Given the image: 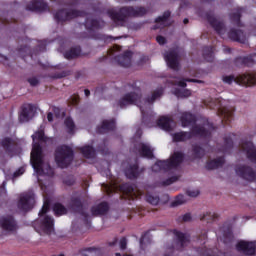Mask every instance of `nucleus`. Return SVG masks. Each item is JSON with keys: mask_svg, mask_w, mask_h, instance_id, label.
<instances>
[{"mask_svg": "<svg viewBox=\"0 0 256 256\" xmlns=\"http://www.w3.org/2000/svg\"><path fill=\"white\" fill-rule=\"evenodd\" d=\"M107 15L115 25H123L129 17H144V15H147V8L143 6H122L118 11L113 8L108 9Z\"/></svg>", "mask_w": 256, "mask_h": 256, "instance_id": "obj_1", "label": "nucleus"}, {"mask_svg": "<svg viewBox=\"0 0 256 256\" xmlns=\"http://www.w3.org/2000/svg\"><path fill=\"white\" fill-rule=\"evenodd\" d=\"M54 159L57 167L67 169L75 159V151L69 145H60L55 149Z\"/></svg>", "mask_w": 256, "mask_h": 256, "instance_id": "obj_2", "label": "nucleus"}, {"mask_svg": "<svg viewBox=\"0 0 256 256\" xmlns=\"http://www.w3.org/2000/svg\"><path fill=\"white\" fill-rule=\"evenodd\" d=\"M183 161H185V153L182 151H175L171 154L169 159L158 160L153 169L157 167L159 171H171V169H177V167H180L183 164Z\"/></svg>", "mask_w": 256, "mask_h": 256, "instance_id": "obj_3", "label": "nucleus"}, {"mask_svg": "<svg viewBox=\"0 0 256 256\" xmlns=\"http://www.w3.org/2000/svg\"><path fill=\"white\" fill-rule=\"evenodd\" d=\"M222 80L227 85H231L234 82L243 87H253L256 85V72H246L236 77L235 75L223 76Z\"/></svg>", "mask_w": 256, "mask_h": 256, "instance_id": "obj_4", "label": "nucleus"}, {"mask_svg": "<svg viewBox=\"0 0 256 256\" xmlns=\"http://www.w3.org/2000/svg\"><path fill=\"white\" fill-rule=\"evenodd\" d=\"M30 161L36 173L39 175L45 173V170L43 169V147H41L39 142H35L32 146Z\"/></svg>", "mask_w": 256, "mask_h": 256, "instance_id": "obj_5", "label": "nucleus"}, {"mask_svg": "<svg viewBox=\"0 0 256 256\" xmlns=\"http://www.w3.org/2000/svg\"><path fill=\"white\" fill-rule=\"evenodd\" d=\"M131 87L136 92H129L118 101V107L120 109H125L127 105H137L141 101V88L135 87V83Z\"/></svg>", "mask_w": 256, "mask_h": 256, "instance_id": "obj_6", "label": "nucleus"}, {"mask_svg": "<svg viewBox=\"0 0 256 256\" xmlns=\"http://www.w3.org/2000/svg\"><path fill=\"white\" fill-rule=\"evenodd\" d=\"M77 17H83V11L76 9H59L54 14V19L57 23H65L71 21L72 19H77Z\"/></svg>", "mask_w": 256, "mask_h": 256, "instance_id": "obj_7", "label": "nucleus"}, {"mask_svg": "<svg viewBox=\"0 0 256 256\" xmlns=\"http://www.w3.org/2000/svg\"><path fill=\"white\" fill-rule=\"evenodd\" d=\"M236 175L249 183H255L256 181V171L248 165H239L235 168Z\"/></svg>", "mask_w": 256, "mask_h": 256, "instance_id": "obj_8", "label": "nucleus"}, {"mask_svg": "<svg viewBox=\"0 0 256 256\" xmlns=\"http://www.w3.org/2000/svg\"><path fill=\"white\" fill-rule=\"evenodd\" d=\"M70 206L75 213H80L82 217L88 218L89 215L83 211V192H76L70 199Z\"/></svg>", "mask_w": 256, "mask_h": 256, "instance_id": "obj_9", "label": "nucleus"}, {"mask_svg": "<svg viewBox=\"0 0 256 256\" xmlns=\"http://www.w3.org/2000/svg\"><path fill=\"white\" fill-rule=\"evenodd\" d=\"M145 173V167H139V162H135L134 164H129L124 169V175L127 179L134 181L135 179H139L141 175Z\"/></svg>", "mask_w": 256, "mask_h": 256, "instance_id": "obj_10", "label": "nucleus"}, {"mask_svg": "<svg viewBox=\"0 0 256 256\" xmlns=\"http://www.w3.org/2000/svg\"><path fill=\"white\" fill-rule=\"evenodd\" d=\"M234 113L235 107L220 106L218 108L217 115L221 118V123L224 127L227 125H231Z\"/></svg>", "mask_w": 256, "mask_h": 256, "instance_id": "obj_11", "label": "nucleus"}, {"mask_svg": "<svg viewBox=\"0 0 256 256\" xmlns=\"http://www.w3.org/2000/svg\"><path fill=\"white\" fill-rule=\"evenodd\" d=\"M33 207H35V196L33 194H24L20 197L18 201V209H20V211L27 213V211H31Z\"/></svg>", "mask_w": 256, "mask_h": 256, "instance_id": "obj_12", "label": "nucleus"}, {"mask_svg": "<svg viewBox=\"0 0 256 256\" xmlns=\"http://www.w3.org/2000/svg\"><path fill=\"white\" fill-rule=\"evenodd\" d=\"M35 115V106L33 104H23L19 112L20 123H29Z\"/></svg>", "mask_w": 256, "mask_h": 256, "instance_id": "obj_13", "label": "nucleus"}, {"mask_svg": "<svg viewBox=\"0 0 256 256\" xmlns=\"http://www.w3.org/2000/svg\"><path fill=\"white\" fill-rule=\"evenodd\" d=\"M121 193L126 195L128 199L135 201V199H139L143 195V192L137 191L135 186L130 183H124L119 186Z\"/></svg>", "mask_w": 256, "mask_h": 256, "instance_id": "obj_14", "label": "nucleus"}, {"mask_svg": "<svg viewBox=\"0 0 256 256\" xmlns=\"http://www.w3.org/2000/svg\"><path fill=\"white\" fill-rule=\"evenodd\" d=\"M236 249L240 253H243V255L253 256L256 252V242L241 240L236 244Z\"/></svg>", "mask_w": 256, "mask_h": 256, "instance_id": "obj_15", "label": "nucleus"}, {"mask_svg": "<svg viewBox=\"0 0 256 256\" xmlns=\"http://www.w3.org/2000/svg\"><path fill=\"white\" fill-rule=\"evenodd\" d=\"M0 227L3 231H8L9 233H13L18 229L17 221L11 215L0 218Z\"/></svg>", "mask_w": 256, "mask_h": 256, "instance_id": "obj_16", "label": "nucleus"}, {"mask_svg": "<svg viewBox=\"0 0 256 256\" xmlns=\"http://www.w3.org/2000/svg\"><path fill=\"white\" fill-rule=\"evenodd\" d=\"M164 59L170 69L179 71V53L175 50L168 51L164 54Z\"/></svg>", "mask_w": 256, "mask_h": 256, "instance_id": "obj_17", "label": "nucleus"}, {"mask_svg": "<svg viewBox=\"0 0 256 256\" xmlns=\"http://www.w3.org/2000/svg\"><path fill=\"white\" fill-rule=\"evenodd\" d=\"M242 151H245L247 159L251 163H256V148L252 141H242L240 144Z\"/></svg>", "mask_w": 256, "mask_h": 256, "instance_id": "obj_18", "label": "nucleus"}, {"mask_svg": "<svg viewBox=\"0 0 256 256\" xmlns=\"http://www.w3.org/2000/svg\"><path fill=\"white\" fill-rule=\"evenodd\" d=\"M26 11L43 13L45 11H50V9H49V4H47V2L43 0H32V2L26 6Z\"/></svg>", "mask_w": 256, "mask_h": 256, "instance_id": "obj_19", "label": "nucleus"}, {"mask_svg": "<svg viewBox=\"0 0 256 256\" xmlns=\"http://www.w3.org/2000/svg\"><path fill=\"white\" fill-rule=\"evenodd\" d=\"M206 19L216 33H218V35H223V32L225 31V23L217 20V18H215L211 12L206 13Z\"/></svg>", "mask_w": 256, "mask_h": 256, "instance_id": "obj_20", "label": "nucleus"}, {"mask_svg": "<svg viewBox=\"0 0 256 256\" xmlns=\"http://www.w3.org/2000/svg\"><path fill=\"white\" fill-rule=\"evenodd\" d=\"M1 147L4 149L7 155H15L17 152V141L11 137H5L0 142Z\"/></svg>", "mask_w": 256, "mask_h": 256, "instance_id": "obj_21", "label": "nucleus"}, {"mask_svg": "<svg viewBox=\"0 0 256 256\" xmlns=\"http://www.w3.org/2000/svg\"><path fill=\"white\" fill-rule=\"evenodd\" d=\"M131 59H133V52L127 50L122 55L114 57V61L120 65V67H131Z\"/></svg>", "mask_w": 256, "mask_h": 256, "instance_id": "obj_22", "label": "nucleus"}, {"mask_svg": "<svg viewBox=\"0 0 256 256\" xmlns=\"http://www.w3.org/2000/svg\"><path fill=\"white\" fill-rule=\"evenodd\" d=\"M254 63H256V53L246 57H237L234 60L236 67H251Z\"/></svg>", "mask_w": 256, "mask_h": 256, "instance_id": "obj_23", "label": "nucleus"}, {"mask_svg": "<svg viewBox=\"0 0 256 256\" xmlns=\"http://www.w3.org/2000/svg\"><path fill=\"white\" fill-rule=\"evenodd\" d=\"M55 220L50 216H45L40 222V229L46 235H51V232L54 231Z\"/></svg>", "mask_w": 256, "mask_h": 256, "instance_id": "obj_24", "label": "nucleus"}, {"mask_svg": "<svg viewBox=\"0 0 256 256\" xmlns=\"http://www.w3.org/2000/svg\"><path fill=\"white\" fill-rule=\"evenodd\" d=\"M109 209V203L104 201L96 206H93L91 208V214L93 215V217H101L103 215H107V213H109Z\"/></svg>", "mask_w": 256, "mask_h": 256, "instance_id": "obj_25", "label": "nucleus"}, {"mask_svg": "<svg viewBox=\"0 0 256 256\" xmlns=\"http://www.w3.org/2000/svg\"><path fill=\"white\" fill-rule=\"evenodd\" d=\"M115 127H116L115 119L104 120L102 122V125L96 128V133H98L99 135H103V133H107L109 131H115Z\"/></svg>", "mask_w": 256, "mask_h": 256, "instance_id": "obj_26", "label": "nucleus"}, {"mask_svg": "<svg viewBox=\"0 0 256 256\" xmlns=\"http://www.w3.org/2000/svg\"><path fill=\"white\" fill-rule=\"evenodd\" d=\"M180 122L182 127H191V125L197 123V117L191 112H184L180 117Z\"/></svg>", "mask_w": 256, "mask_h": 256, "instance_id": "obj_27", "label": "nucleus"}, {"mask_svg": "<svg viewBox=\"0 0 256 256\" xmlns=\"http://www.w3.org/2000/svg\"><path fill=\"white\" fill-rule=\"evenodd\" d=\"M105 27V21L97 20V19H89L85 20V28L87 31H95L97 29H103Z\"/></svg>", "mask_w": 256, "mask_h": 256, "instance_id": "obj_28", "label": "nucleus"}, {"mask_svg": "<svg viewBox=\"0 0 256 256\" xmlns=\"http://www.w3.org/2000/svg\"><path fill=\"white\" fill-rule=\"evenodd\" d=\"M190 133H192V137H203L204 139L211 137V131L201 125H194Z\"/></svg>", "mask_w": 256, "mask_h": 256, "instance_id": "obj_29", "label": "nucleus"}, {"mask_svg": "<svg viewBox=\"0 0 256 256\" xmlns=\"http://www.w3.org/2000/svg\"><path fill=\"white\" fill-rule=\"evenodd\" d=\"M228 37L231 39V41H236L237 43H245V33L241 29H230L228 32Z\"/></svg>", "mask_w": 256, "mask_h": 256, "instance_id": "obj_30", "label": "nucleus"}, {"mask_svg": "<svg viewBox=\"0 0 256 256\" xmlns=\"http://www.w3.org/2000/svg\"><path fill=\"white\" fill-rule=\"evenodd\" d=\"M174 143H185V141H189L193 139V133L187 131L176 132L172 135Z\"/></svg>", "mask_w": 256, "mask_h": 256, "instance_id": "obj_31", "label": "nucleus"}, {"mask_svg": "<svg viewBox=\"0 0 256 256\" xmlns=\"http://www.w3.org/2000/svg\"><path fill=\"white\" fill-rule=\"evenodd\" d=\"M171 123H173V119L167 116H162L157 121L158 127L163 129V131H173V126H171Z\"/></svg>", "mask_w": 256, "mask_h": 256, "instance_id": "obj_32", "label": "nucleus"}, {"mask_svg": "<svg viewBox=\"0 0 256 256\" xmlns=\"http://www.w3.org/2000/svg\"><path fill=\"white\" fill-rule=\"evenodd\" d=\"M225 165V157L220 156L216 159L210 160L206 163V169L208 171H213V169H219V167H222Z\"/></svg>", "mask_w": 256, "mask_h": 256, "instance_id": "obj_33", "label": "nucleus"}, {"mask_svg": "<svg viewBox=\"0 0 256 256\" xmlns=\"http://www.w3.org/2000/svg\"><path fill=\"white\" fill-rule=\"evenodd\" d=\"M138 153L140 157H145L146 159H153V151L151 150V146L145 144V143H140L138 147Z\"/></svg>", "mask_w": 256, "mask_h": 256, "instance_id": "obj_34", "label": "nucleus"}, {"mask_svg": "<svg viewBox=\"0 0 256 256\" xmlns=\"http://www.w3.org/2000/svg\"><path fill=\"white\" fill-rule=\"evenodd\" d=\"M243 13V8H236L234 12L230 14V21L236 27H243V23H241V15Z\"/></svg>", "mask_w": 256, "mask_h": 256, "instance_id": "obj_35", "label": "nucleus"}, {"mask_svg": "<svg viewBox=\"0 0 256 256\" xmlns=\"http://www.w3.org/2000/svg\"><path fill=\"white\" fill-rule=\"evenodd\" d=\"M79 151L82 153L85 159H95L96 157L95 148H93L91 145L80 147Z\"/></svg>", "mask_w": 256, "mask_h": 256, "instance_id": "obj_36", "label": "nucleus"}, {"mask_svg": "<svg viewBox=\"0 0 256 256\" xmlns=\"http://www.w3.org/2000/svg\"><path fill=\"white\" fill-rule=\"evenodd\" d=\"M173 234L175 235L178 243L180 244L181 249L185 247L186 243H189V235L179 231V230H174Z\"/></svg>", "mask_w": 256, "mask_h": 256, "instance_id": "obj_37", "label": "nucleus"}, {"mask_svg": "<svg viewBox=\"0 0 256 256\" xmlns=\"http://www.w3.org/2000/svg\"><path fill=\"white\" fill-rule=\"evenodd\" d=\"M81 55V46H75L65 52V59H77Z\"/></svg>", "mask_w": 256, "mask_h": 256, "instance_id": "obj_38", "label": "nucleus"}, {"mask_svg": "<svg viewBox=\"0 0 256 256\" xmlns=\"http://www.w3.org/2000/svg\"><path fill=\"white\" fill-rule=\"evenodd\" d=\"M233 137H235V134H228L224 137V146L222 147L223 153H229L231 151V148L233 147Z\"/></svg>", "mask_w": 256, "mask_h": 256, "instance_id": "obj_39", "label": "nucleus"}, {"mask_svg": "<svg viewBox=\"0 0 256 256\" xmlns=\"http://www.w3.org/2000/svg\"><path fill=\"white\" fill-rule=\"evenodd\" d=\"M52 209L56 217H61V215H67V208L59 202L54 203Z\"/></svg>", "mask_w": 256, "mask_h": 256, "instance_id": "obj_40", "label": "nucleus"}, {"mask_svg": "<svg viewBox=\"0 0 256 256\" xmlns=\"http://www.w3.org/2000/svg\"><path fill=\"white\" fill-rule=\"evenodd\" d=\"M202 51V55L205 61H207L208 63L213 62V46H204Z\"/></svg>", "mask_w": 256, "mask_h": 256, "instance_id": "obj_41", "label": "nucleus"}, {"mask_svg": "<svg viewBox=\"0 0 256 256\" xmlns=\"http://www.w3.org/2000/svg\"><path fill=\"white\" fill-rule=\"evenodd\" d=\"M219 219V214L215 212H206L200 215V221H206V223H212V221H217Z\"/></svg>", "mask_w": 256, "mask_h": 256, "instance_id": "obj_42", "label": "nucleus"}, {"mask_svg": "<svg viewBox=\"0 0 256 256\" xmlns=\"http://www.w3.org/2000/svg\"><path fill=\"white\" fill-rule=\"evenodd\" d=\"M192 153L195 159H203L205 157V149L197 144L192 146Z\"/></svg>", "mask_w": 256, "mask_h": 256, "instance_id": "obj_43", "label": "nucleus"}, {"mask_svg": "<svg viewBox=\"0 0 256 256\" xmlns=\"http://www.w3.org/2000/svg\"><path fill=\"white\" fill-rule=\"evenodd\" d=\"M162 95H163V88H159L152 93L151 97H147L145 99V103H149V105H151L155 103V101H157V99H159V97H161Z\"/></svg>", "mask_w": 256, "mask_h": 256, "instance_id": "obj_44", "label": "nucleus"}, {"mask_svg": "<svg viewBox=\"0 0 256 256\" xmlns=\"http://www.w3.org/2000/svg\"><path fill=\"white\" fill-rule=\"evenodd\" d=\"M145 199L147 201V203H149L150 205H159V202L161 201V198H159L158 195L155 194H151V193H147L145 195Z\"/></svg>", "mask_w": 256, "mask_h": 256, "instance_id": "obj_45", "label": "nucleus"}, {"mask_svg": "<svg viewBox=\"0 0 256 256\" xmlns=\"http://www.w3.org/2000/svg\"><path fill=\"white\" fill-rule=\"evenodd\" d=\"M64 125L66 126L68 133L73 135L75 133V122L72 117H67L64 121Z\"/></svg>", "mask_w": 256, "mask_h": 256, "instance_id": "obj_46", "label": "nucleus"}, {"mask_svg": "<svg viewBox=\"0 0 256 256\" xmlns=\"http://www.w3.org/2000/svg\"><path fill=\"white\" fill-rule=\"evenodd\" d=\"M233 231H231V228H228L226 231L223 233V243L225 245H229V243H233Z\"/></svg>", "mask_w": 256, "mask_h": 256, "instance_id": "obj_47", "label": "nucleus"}, {"mask_svg": "<svg viewBox=\"0 0 256 256\" xmlns=\"http://www.w3.org/2000/svg\"><path fill=\"white\" fill-rule=\"evenodd\" d=\"M187 83H203V80L186 78V79H182V80L176 82L175 85H178V87L185 88V87H187Z\"/></svg>", "mask_w": 256, "mask_h": 256, "instance_id": "obj_48", "label": "nucleus"}, {"mask_svg": "<svg viewBox=\"0 0 256 256\" xmlns=\"http://www.w3.org/2000/svg\"><path fill=\"white\" fill-rule=\"evenodd\" d=\"M33 141L37 139V141H41L42 143H47L48 139L47 136H45V132L43 130H40L36 132L34 135H32Z\"/></svg>", "mask_w": 256, "mask_h": 256, "instance_id": "obj_49", "label": "nucleus"}, {"mask_svg": "<svg viewBox=\"0 0 256 256\" xmlns=\"http://www.w3.org/2000/svg\"><path fill=\"white\" fill-rule=\"evenodd\" d=\"M174 95H176V97H191V90L176 88L174 90Z\"/></svg>", "mask_w": 256, "mask_h": 256, "instance_id": "obj_50", "label": "nucleus"}, {"mask_svg": "<svg viewBox=\"0 0 256 256\" xmlns=\"http://www.w3.org/2000/svg\"><path fill=\"white\" fill-rule=\"evenodd\" d=\"M49 209H51V200L45 199L42 209L39 212V217H43V215H46Z\"/></svg>", "mask_w": 256, "mask_h": 256, "instance_id": "obj_51", "label": "nucleus"}, {"mask_svg": "<svg viewBox=\"0 0 256 256\" xmlns=\"http://www.w3.org/2000/svg\"><path fill=\"white\" fill-rule=\"evenodd\" d=\"M69 75H71V71L63 70L62 72L52 74L50 77L51 79H63L64 77H69Z\"/></svg>", "mask_w": 256, "mask_h": 256, "instance_id": "obj_52", "label": "nucleus"}, {"mask_svg": "<svg viewBox=\"0 0 256 256\" xmlns=\"http://www.w3.org/2000/svg\"><path fill=\"white\" fill-rule=\"evenodd\" d=\"M171 17V11L167 10L163 13L162 16H158L155 19V23H166V21Z\"/></svg>", "mask_w": 256, "mask_h": 256, "instance_id": "obj_53", "label": "nucleus"}, {"mask_svg": "<svg viewBox=\"0 0 256 256\" xmlns=\"http://www.w3.org/2000/svg\"><path fill=\"white\" fill-rule=\"evenodd\" d=\"M176 181H179V177L178 176H172V177L162 181V186L167 187L169 185H173V183H175Z\"/></svg>", "mask_w": 256, "mask_h": 256, "instance_id": "obj_54", "label": "nucleus"}, {"mask_svg": "<svg viewBox=\"0 0 256 256\" xmlns=\"http://www.w3.org/2000/svg\"><path fill=\"white\" fill-rule=\"evenodd\" d=\"M183 203H185V196L180 194L176 197L175 201L172 202V207H177L179 205H183Z\"/></svg>", "mask_w": 256, "mask_h": 256, "instance_id": "obj_55", "label": "nucleus"}, {"mask_svg": "<svg viewBox=\"0 0 256 256\" xmlns=\"http://www.w3.org/2000/svg\"><path fill=\"white\" fill-rule=\"evenodd\" d=\"M145 243H151V236H149V231L145 232L140 238V245Z\"/></svg>", "mask_w": 256, "mask_h": 256, "instance_id": "obj_56", "label": "nucleus"}, {"mask_svg": "<svg viewBox=\"0 0 256 256\" xmlns=\"http://www.w3.org/2000/svg\"><path fill=\"white\" fill-rule=\"evenodd\" d=\"M178 223H187L191 221V213H186L177 218Z\"/></svg>", "mask_w": 256, "mask_h": 256, "instance_id": "obj_57", "label": "nucleus"}, {"mask_svg": "<svg viewBox=\"0 0 256 256\" xmlns=\"http://www.w3.org/2000/svg\"><path fill=\"white\" fill-rule=\"evenodd\" d=\"M95 251H97V249L95 247H86V248L80 249L79 253L82 256H87V255H85V253H93Z\"/></svg>", "mask_w": 256, "mask_h": 256, "instance_id": "obj_58", "label": "nucleus"}, {"mask_svg": "<svg viewBox=\"0 0 256 256\" xmlns=\"http://www.w3.org/2000/svg\"><path fill=\"white\" fill-rule=\"evenodd\" d=\"M79 101H80L79 94H74L69 99L70 105H73V106L79 105Z\"/></svg>", "mask_w": 256, "mask_h": 256, "instance_id": "obj_59", "label": "nucleus"}, {"mask_svg": "<svg viewBox=\"0 0 256 256\" xmlns=\"http://www.w3.org/2000/svg\"><path fill=\"white\" fill-rule=\"evenodd\" d=\"M103 146H99L98 147V151H100V153H102V155H109V148L105 147V145H107V140L103 141Z\"/></svg>", "mask_w": 256, "mask_h": 256, "instance_id": "obj_60", "label": "nucleus"}, {"mask_svg": "<svg viewBox=\"0 0 256 256\" xmlns=\"http://www.w3.org/2000/svg\"><path fill=\"white\" fill-rule=\"evenodd\" d=\"M198 241L202 244L205 245L207 241V231H203L199 236H198Z\"/></svg>", "mask_w": 256, "mask_h": 256, "instance_id": "obj_61", "label": "nucleus"}, {"mask_svg": "<svg viewBox=\"0 0 256 256\" xmlns=\"http://www.w3.org/2000/svg\"><path fill=\"white\" fill-rule=\"evenodd\" d=\"M27 81L31 85V87H37V85L39 84V79H37V77L28 78Z\"/></svg>", "mask_w": 256, "mask_h": 256, "instance_id": "obj_62", "label": "nucleus"}, {"mask_svg": "<svg viewBox=\"0 0 256 256\" xmlns=\"http://www.w3.org/2000/svg\"><path fill=\"white\" fill-rule=\"evenodd\" d=\"M156 41L159 45H165L167 43V38H165V36H157L156 37Z\"/></svg>", "mask_w": 256, "mask_h": 256, "instance_id": "obj_63", "label": "nucleus"}, {"mask_svg": "<svg viewBox=\"0 0 256 256\" xmlns=\"http://www.w3.org/2000/svg\"><path fill=\"white\" fill-rule=\"evenodd\" d=\"M120 249L122 251H125V249H127V238L123 237L120 240Z\"/></svg>", "mask_w": 256, "mask_h": 256, "instance_id": "obj_64", "label": "nucleus"}]
</instances>
